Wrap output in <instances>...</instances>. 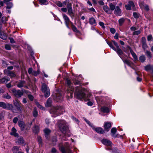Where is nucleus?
Instances as JSON below:
<instances>
[{"instance_id":"c03bdc74","label":"nucleus","mask_w":153,"mask_h":153,"mask_svg":"<svg viewBox=\"0 0 153 153\" xmlns=\"http://www.w3.org/2000/svg\"><path fill=\"white\" fill-rule=\"evenodd\" d=\"M145 60L146 57L144 55L141 56L139 57V60L141 62H143Z\"/></svg>"},{"instance_id":"f03ea898","label":"nucleus","mask_w":153,"mask_h":153,"mask_svg":"<svg viewBox=\"0 0 153 153\" xmlns=\"http://www.w3.org/2000/svg\"><path fill=\"white\" fill-rule=\"evenodd\" d=\"M62 107L57 106L53 107L50 111V113L52 114V117H56L61 114H62L64 111Z\"/></svg>"},{"instance_id":"9b49d317","label":"nucleus","mask_w":153,"mask_h":153,"mask_svg":"<svg viewBox=\"0 0 153 153\" xmlns=\"http://www.w3.org/2000/svg\"><path fill=\"white\" fill-rule=\"evenodd\" d=\"M134 3L132 1H129L128 4L125 5V7L126 9L128 10H131V8H134Z\"/></svg>"},{"instance_id":"f3484780","label":"nucleus","mask_w":153,"mask_h":153,"mask_svg":"<svg viewBox=\"0 0 153 153\" xmlns=\"http://www.w3.org/2000/svg\"><path fill=\"white\" fill-rule=\"evenodd\" d=\"M8 105L7 109L11 110L12 112L14 113L17 112L16 109L12 104H9Z\"/></svg>"},{"instance_id":"7ed1b4c3","label":"nucleus","mask_w":153,"mask_h":153,"mask_svg":"<svg viewBox=\"0 0 153 153\" xmlns=\"http://www.w3.org/2000/svg\"><path fill=\"white\" fill-rule=\"evenodd\" d=\"M59 149L62 153H71V151L69 147V144L68 143H65L64 145L60 146Z\"/></svg>"},{"instance_id":"a18cd8bd","label":"nucleus","mask_w":153,"mask_h":153,"mask_svg":"<svg viewBox=\"0 0 153 153\" xmlns=\"http://www.w3.org/2000/svg\"><path fill=\"white\" fill-rule=\"evenodd\" d=\"M33 114V116L35 117H36L38 116V113L37 111L35 108L34 109Z\"/></svg>"},{"instance_id":"c9c22d12","label":"nucleus","mask_w":153,"mask_h":153,"mask_svg":"<svg viewBox=\"0 0 153 153\" xmlns=\"http://www.w3.org/2000/svg\"><path fill=\"white\" fill-rule=\"evenodd\" d=\"M37 140L40 145L42 146L43 145V143L41 137L39 136H38L37 137Z\"/></svg>"},{"instance_id":"680f3d73","label":"nucleus","mask_w":153,"mask_h":153,"mask_svg":"<svg viewBox=\"0 0 153 153\" xmlns=\"http://www.w3.org/2000/svg\"><path fill=\"white\" fill-rule=\"evenodd\" d=\"M33 69L32 68H30L28 70V73L30 74H31L32 75L33 72Z\"/></svg>"},{"instance_id":"aec40b11","label":"nucleus","mask_w":153,"mask_h":153,"mask_svg":"<svg viewBox=\"0 0 153 153\" xmlns=\"http://www.w3.org/2000/svg\"><path fill=\"white\" fill-rule=\"evenodd\" d=\"M16 129L14 127H13L11 130V131L10 132V134L13 136L15 137H17L19 136V134L16 133Z\"/></svg>"},{"instance_id":"bb28decb","label":"nucleus","mask_w":153,"mask_h":153,"mask_svg":"<svg viewBox=\"0 0 153 153\" xmlns=\"http://www.w3.org/2000/svg\"><path fill=\"white\" fill-rule=\"evenodd\" d=\"M7 21V19L5 16H3L1 17V22H0V29L1 28L2 23L5 24L6 22Z\"/></svg>"},{"instance_id":"de8ad7c7","label":"nucleus","mask_w":153,"mask_h":153,"mask_svg":"<svg viewBox=\"0 0 153 153\" xmlns=\"http://www.w3.org/2000/svg\"><path fill=\"white\" fill-rule=\"evenodd\" d=\"M40 73V71L39 69L37 71H33L32 75L34 76H37Z\"/></svg>"},{"instance_id":"423d86ee","label":"nucleus","mask_w":153,"mask_h":153,"mask_svg":"<svg viewBox=\"0 0 153 153\" xmlns=\"http://www.w3.org/2000/svg\"><path fill=\"white\" fill-rule=\"evenodd\" d=\"M60 130L63 133H65L67 128L65 125V122L63 120H58L57 122Z\"/></svg>"},{"instance_id":"2eb2a0df","label":"nucleus","mask_w":153,"mask_h":153,"mask_svg":"<svg viewBox=\"0 0 153 153\" xmlns=\"http://www.w3.org/2000/svg\"><path fill=\"white\" fill-rule=\"evenodd\" d=\"M102 142L103 144L108 146H111L112 144V143L110 140L105 139L102 140Z\"/></svg>"},{"instance_id":"f257e3e1","label":"nucleus","mask_w":153,"mask_h":153,"mask_svg":"<svg viewBox=\"0 0 153 153\" xmlns=\"http://www.w3.org/2000/svg\"><path fill=\"white\" fill-rule=\"evenodd\" d=\"M85 89L84 88H77L75 92V95L77 99L80 100L83 99L85 101L90 100V98L91 96V94L89 93L88 94L87 97H86L84 91Z\"/></svg>"},{"instance_id":"37998d69","label":"nucleus","mask_w":153,"mask_h":153,"mask_svg":"<svg viewBox=\"0 0 153 153\" xmlns=\"http://www.w3.org/2000/svg\"><path fill=\"white\" fill-rule=\"evenodd\" d=\"M71 28L74 32L77 33H79L80 32L79 30H77L76 26L74 25H72V27Z\"/></svg>"},{"instance_id":"9d476101","label":"nucleus","mask_w":153,"mask_h":153,"mask_svg":"<svg viewBox=\"0 0 153 153\" xmlns=\"http://www.w3.org/2000/svg\"><path fill=\"white\" fill-rule=\"evenodd\" d=\"M63 98V96L59 93L56 94L53 97L54 100L57 102H58L59 101L62 100Z\"/></svg>"},{"instance_id":"72a5a7b5","label":"nucleus","mask_w":153,"mask_h":153,"mask_svg":"<svg viewBox=\"0 0 153 153\" xmlns=\"http://www.w3.org/2000/svg\"><path fill=\"white\" fill-rule=\"evenodd\" d=\"M52 104V100L50 98H49L46 102V103L45 104V106L47 107H49Z\"/></svg>"},{"instance_id":"f704fd0d","label":"nucleus","mask_w":153,"mask_h":153,"mask_svg":"<svg viewBox=\"0 0 153 153\" xmlns=\"http://www.w3.org/2000/svg\"><path fill=\"white\" fill-rule=\"evenodd\" d=\"M33 130L35 134H37L39 132V127L38 126H35L33 128Z\"/></svg>"},{"instance_id":"338daca9","label":"nucleus","mask_w":153,"mask_h":153,"mask_svg":"<svg viewBox=\"0 0 153 153\" xmlns=\"http://www.w3.org/2000/svg\"><path fill=\"white\" fill-rule=\"evenodd\" d=\"M110 31L111 33L112 34H114L116 32L115 29L113 28H111L110 29Z\"/></svg>"},{"instance_id":"69168bd1","label":"nucleus","mask_w":153,"mask_h":153,"mask_svg":"<svg viewBox=\"0 0 153 153\" xmlns=\"http://www.w3.org/2000/svg\"><path fill=\"white\" fill-rule=\"evenodd\" d=\"M99 25L102 27L103 29H105V27L104 26V23L102 22H100L99 23Z\"/></svg>"},{"instance_id":"412c9836","label":"nucleus","mask_w":153,"mask_h":153,"mask_svg":"<svg viewBox=\"0 0 153 153\" xmlns=\"http://www.w3.org/2000/svg\"><path fill=\"white\" fill-rule=\"evenodd\" d=\"M111 123L110 122H106L104 124V127L105 129L108 131L109 129L111 128Z\"/></svg>"},{"instance_id":"3c124183","label":"nucleus","mask_w":153,"mask_h":153,"mask_svg":"<svg viewBox=\"0 0 153 153\" xmlns=\"http://www.w3.org/2000/svg\"><path fill=\"white\" fill-rule=\"evenodd\" d=\"M36 106L39 108L42 109V110H43V109H45V108L42 107L41 105H40L39 103V102H36Z\"/></svg>"},{"instance_id":"ddd939ff","label":"nucleus","mask_w":153,"mask_h":153,"mask_svg":"<svg viewBox=\"0 0 153 153\" xmlns=\"http://www.w3.org/2000/svg\"><path fill=\"white\" fill-rule=\"evenodd\" d=\"M92 129L95 130L97 133L103 134L105 132L102 128L100 127L95 128L94 126Z\"/></svg>"},{"instance_id":"0e129e2a","label":"nucleus","mask_w":153,"mask_h":153,"mask_svg":"<svg viewBox=\"0 0 153 153\" xmlns=\"http://www.w3.org/2000/svg\"><path fill=\"white\" fill-rule=\"evenodd\" d=\"M147 40L148 41H152V40L153 38L152 35H149L147 36Z\"/></svg>"},{"instance_id":"13d9d810","label":"nucleus","mask_w":153,"mask_h":153,"mask_svg":"<svg viewBox=\"0 0 153 153\" xmlns=\"http://www.w3.org/2000/svg\"><path fill=\"white\" fill-rule=\"evenodd\" d=\"M145 70L147 71H149L151 69V66L150 65H148L145 67Z\"/></svg>"},{"instance_id":"8fccbe9b","label":"nucleus","mask_w":153,"mask_h":153,"mask_svg":"<svg viewBox=\"0 0 153 153\" xmlns=\"http://www.w3.org/2000/svg\"><path fill=\"white\" fill-rule=\"evenodd\" d=\"M84 120L89 126L91 127L92 128L94 126L86 118H84Z\"/></svg>"},{"instance_id":"4d7b16f0","label":"nucleus","mask_w":153,"mask_h":153,"mask_svg":"<svg viewBox=\"0 0 153 153\" xmlns=\"http://www.w3.org/2000/svg\"><path fill=\"white\" fill-rule=\"evenodd\" d=\"M28 97L30 101H32L33 100V99H34V97L33 96V95H32L30 94H28Z\"/></svg>"},{"instance_id":"6ab92c4d","label":"nucleus","mask_w":153,"mask_h":153,"mask_svg":"<svg viewBox=\"0 0 153 153\" xmlns=\"http://www.w3.org/2000/svg\"><path fill=\"white\" fill-rule=\"evenodd\" d=\"M4 72L5 73L7 74L11 78H13L16 76V75L14 73L8 70H5L4 71Z\"/></svg>"},{"instance_id":"864d4df0","label":"nucleus","mask_w":153,"mask_h":153,"mask_svg":"<svg viewBox=\"0 0 153 153\" xmlns=\"http://www.w3.org/2000/svg\"><path fill=\"white\" fill-rule=\"evenodd\" d=\"M142 42L143 45H144L145 46L146 45V39L144 37H143L142 38Z\"/></svg>"},{"instance_id":"4468645a","label":"nucleus","mask_w":153,"mask_h":153,"mask_svg":"<svg viewBox=\"0 0 153 153\" xmlns=\"http://www.w3.org/2000/svg\"><path fill=\"white\" fill-rule=\"evenodd\" d=\"M13 153H24L23 152L20 151L19 147L17 146H14L12 149Z\"/></svg>"},{"instance_id":"b1692460","label":"nucleus","mask_w":153,"mask_h":153,"mask_svg":"<svg viewBox=\"0 0 153 153\" xmlns=\"http://www.w3.org/2000/svg\"><path fill=\"white\" fill-rule=\"evenodd\" d=\"M10 80V78L8 77H4L1 79H0V82L1 84L7 83Z\"/></svg>"},{"instance_id":"39448f33","label":"nucleus","mask_w":153,"mask_h":153,"mask_svg":"<svg viewBox=\"0 0 153 153\" xmlns=\"http://www.w3.org/2000/svg\"><path fill=\"white\" fill-rule=\"evenodd\" d=\"M32 122H31L30 123H28V124H25V123L22 121H19L18 122V125L20 127L22 131H24L25 130L26 126H28V128H26V129H29V128L32 124Z\"/></svg>"},{"instance_id":"a19ab883","label":"nucleus","mask_w":153,"mask_h":153,"mask_svg":"<svg viewBox=\"0 0 153 153\" xmlns=\"http://www.w3.org/2000/svg\"><path fill=\"white\" fill-rule=\"evenodd\" d=\"M130 53L134 60L136 61L137 60V57L136 54L132 50L130 51Z\"/></svg>"},{"instance_id":"09e8293b","label":"nucleus","mask_w":153,"mask_h":153,"mask_svg":"<svg viewBox=\"0 0 153 153\" xmlns=\"http://www.w3.org/2000/svg\"><path fill=\"white\" fill-rule=\"evenodd\" d=\"M3 97L7 99H10L11 98L10 96L9 95L8 93H6L3 94Z\"/></svg>"},{"instance_id":"4be33fe9","label":"nucleus","mask_w":153,"mask_h":153,"mask_svg":"<svg viewBox=\"0 0 153 153\" xmlns=\"http://www.w3.org/2000/svg\"><path fill=\"white\" fill-rule=\"evenodd\" d=\"M24 142L23 138L21 137H19L18 138L16 143L20 145L23 143Z\"/></svg>"},{"instance_id":"6e6552de","label":"nucleus","mask_w":153,"mask_h":153,"mask_svg":"<svg viewBox=\"0 0 153 153\" xmlns=\"http://www.w3.org/2000/svg\"><path fill=\"white\" fill-rule=\"evenodd\" d=\"M12 91L14 95L17 97H21L23 95V93L20 90H17L16 89H13Z\"/></svg>"},{"instance_id":"2f4dec72","label":"nucleus","mask_w":153,"mask_h":153,"mask_svg":"<svg viewBox=\"0 0 153 153\" xmlns=\"http://www.w3.org/2000/svg\"><path fill=\"white\" fill-rule=\"evenodd\" d=\"M117 131V129L115 128H113L111 130V135L112 137H117L115 135V133Z\"/></svg>"},{"instance_id":"603ef678","label":"nucleus","mask_w":153,"mask_h":153,"mask_svg":"<svg viewBox=\"0 0 153 153\" xmlns=\"http://www.w3.org/2000/svg\"><path fill=\"white\" fill-rule=\"evenodd\" d=\"M13 3L11 2L7 5L6 9H10L13 7Z\"/></svg>"},{"instance_id":"1a4fd4ad","label":"nucleus","mask_w":153,"mask_h":153,"mask_svg":"<svg viewBox=\"0 0 153 153\" xmlns=\"http://www.w3.org/2000/svg\"><path fill=\"white\" fill-rule=\"evenodd\" d=\"M139 5L140 8L142 10L144 9L146 11H148L149 10L148 5L145 4L143 2H140Z\"/></svg>"},{"instance_id":"a211bd4d","label":"nucleus","mask_w":153,"mask_h":153,"mask_svg":"<svg viewBox=\"0 0 153 153\" xmlns=\"http://www.w3.org/2000/svg\"><path fill=\"white\" fill-rule=\"evenodd\" d=\"M114 13L118 16H121V10L118 6H117L116 7L114 11Z\"/></svg>"},{"instance_id":"58836bf2","label":"nucleus","mask_w":153,"mask_h":153,"mask_svg":"<svg viewBox=\"0 0 153 153\" xmlns=\"http://www.w3.org/2000/svg\"><path fill=\"white\" fill-rule=\"evenodd\" d=\"M39 1L41 5H46L48 3V1L46 0H39Z\"/></svg>"},{"instance_id":"e2e57ef3","label":"nucleus","mask_w":153,"mask_h":153,"mask_svg":"<svg viewBox=\"0 0 153 153\" xmlns=\"http://www.w3.org/2000/svg\"><path fill=\"white\" fill-rule=\"evenodd\" d=\"M133 15L134 17L135 18H137L139 17V14L136 12H134L133 13Z\"/></svg>"},{"instance_id":"5fc2aeb1","label":"nucleus","mask_w":153,"mask_h":153,"mask_svg":"<svg viewBox=\"0 0 153 153\" xmlns=\"http://www.w3.org/2000/svg\"><path fill=\"white\" fill-rule=\"evenodd\" d=\"M56 4L59 7H62L63 6V4L61 2L59 1H58L56 2Z\"/></svg>"},{"instance_id":"dca6fc26","label":"nucleus","mask_w":153,"mask_h":153,"mask_svg":"<svg viewBox=\"0 0 153 153\" xmlns=\"http://www.w3.org/2000/svg\"><path fill=\"white\" fill-rule=\"evenodd\" d=\"M17 85L18 87L19 88L23 87L26 88H27V86L26 85V83L25 81H20L17 84Z\"/></svg>"},{"instance_id":"0eeeda50","label":"nucleus","mask_w":153,"mask_h":153,"mask_svg":"<svg viewBox=\"0 0 153 153\" xmlns=\"http://www.w3.org/2000/svg\"><path fill=\"white\" fill-rule=\"evenodd\" d=\"M68 10V14L70 16L71 18L73 19L74 16V13L73 12L71 3H68L67 6Z\"/></svg>"},{"instance_id":"bf43d9fd","label":"nucleus","mask_w":153,"mask_h":153,"mask_svg":"<svg viewBox=\"0 0 153 153\" xmlns=\"http://www.w3.org/2000/svg\"><path fill=\"white\" fill-rule=\"evenodd\" d=\"M5 48L6 50H10L11 49V48L10 45H9L6 44L5 45Z\"/></svg>"},{"instance_id":"4c0bfd02","label":"nucleus","mask_w":153,"mask_h":153,"mask_svg":"<svg viewBox=\"0 0 153 153\" xmlns=\"http://www.w3.org/2000/svg\"><path fill=\"white\" fill-rule=\"evenodd\" d=\"M0 37L2 39L5 40L7 39V36L4 32L0 31Z\"/></svg>"},{"instance_id":"79ce46f5","label":"nucleus","mask_w":153,"mask_h":153,"mask_svg":"<svg viewBox=\"0 0 153 153\" xmlns=\"http://www.w3.org/2000/svg\"><path fill=\"white\" fill-rule=\"evenodd\" d=\"M107 43L108 45L113 50L115 51H116V48L115 47L113 46L112 45V42H109L108 41L106 42Z\"/></svg>"},{"instance_id":"473e14b6","label":"nucleus","mask_w":153,"mask_h":153,"mask_svg":"<svg viewBox=\"0 0 153 153\" xmlns=\"http://www.w3.org/2000/svg\"><path fill=\"white\" fill-rule=\"evenodd\" d=\"M116 48V51L117 54L121 57V56L123 54V52L119 47Z\"/></svg>"},{"instance_id":"052dcab7","label":"nucleus","mask_w":153,"mask_h":153,"mask_svg":"<svg viewBox=\"0 0 153 153\" xmlns=\"http://www.w3.org/2000/svg\"><path fill=\"white\" fill-rule=\"evenodd\" d=\"M66 82L67 84L68 87L71 86V80L68 79H67L66 80Z\"/></svg>"},{"instance_id":"f8f14e48","label":"nucleus","mask_w":153,"mask_h":153,"mask_svg":"<svg viewBox=\"0 0 153 153\" xmlns=\"http://www.w3.org/2000/svg\"><path fill=\"white\" fill-rule=\"evenodd\" d=\"M74 91V88L72 87L71 86H69V88H68V92H69L68 93V96L71 97H73V94Z\"/></svg>"},{"instance_id":"c85d7f7f","label":"nucleus","mask_w":153,"mask_h":153,"mask_svg":"<svg viewBox=\"0 0 153 153\" xmlns=\"http://www.w3.org/2000/svg\"><path fill=\"white\" fill-rule=\"evenodd\" d=\"M89 23L91 25L94 26L96 25L95 19L93 17L90 18L89 20Z\"/></svg>"},{"instance_id":"6e6d98bb","label":"nucleus","mask_w":153,"mask_h":153,"mask_svg":"<svg viewBox=\"0 0 153 153\" xmlns=\"http://www.w3.org/2000/svg\"><path fill=\"white\" fill-rule=\"evenodd\" d=\"M123 60V62L125 63L127 65H130L131 64V62L129 60H127V59H126L125 60Z\"/></svg>"},{"instance_id":"774afa93","label":"nucleus","mask_w":153,"mask_h":153,"mask_svg":"<svg viewBox=\"0 0 153 153\" xmlns=\"http://www.w3.org/2000/svg\"><path fill=\"white\" fill-rule=\"evenodd\" d=\"M69 1L66 0L64 1L62 4H63V6H65V5H66V4L69 3L68 2Z\"/></svg>"},{"instance_id":"5701e85b","label":"nucleus","mask_w":153,"mask_h":153,"mask_svg":"<svg viewBox=\"0 0 153 153\" xmlns=\"http://www.w3.org/2000/svg\"><path fill=\"white\" fill-rule=\"evenodd\" d=\"M44 132L45 133V137L47 138L48 139V135L51 132V130L48 128H46L44 129Z\"/></svg>"},{"instance_id":"a878e982","label":"nucleus","mask_w":153,"mask_h":153,"mask_svg":"<svg viewBox=\"0 0 153 153\" xmlns=\"http://www.w3.org/2000/svg\"><path fill=\"white\" fill-rule=\"evenodd\" d=\"M9 103H5L3 102H0V107L4 108L7 109L8 106V105H9Z\"/></svg>"},{"instance_id":"49530a36","label":"nucleus","mask_w":153,"mask_h":153,"mask_svg":"<svg viewBox=\"0 0 153 153\" xmlns=\"http://www.w3.org/2000/svg\"><path fill=\"white\" fill-rule=\"evenodd\" d=\"M146 54L147 56V57L149 59H151L152 58V56L151 52L148 51H146Z\"/></svg>"},{"instance_id":"cd10ccee","label":"nucleus","mask_w":153,"mask_h":153,"mask_svg":"<svg viewBox=\"0 0 153 153\" xmlns=\"http://www.w3.org/2000/svg\"><path fill=\"white\" fill-rule=\"evenodd\" d=\"M103 10L105 12L108 14H111V12L110 11V9L108 7L107 5H104L103 7Z\"/></svg>"},{"instance_id":"20e7f679","label":"nucleus","mask_w":153,"mask_h":153,"mask_svg":"<svg viewBox=\"0 0 153 153\" xmlns=\"http://www.w3.org/2000/svg\"><path fill=\"white\" fill-rule=\"evenodd\" d=\"M41 90L44 93L45 97H48L50 95L49 89L45 83L42 84L41 87Z\"/></svg>"},{"instance_id":"ea45409f","label":"nucleus","mask_w":153,"mask_h":153,"mask_svg":"<svg viewBox=\"0 0 153 153\" xmlns=\"http://www.w3.org/2000/svg\"><path fill=\"white\" fill-rule=\"evenodd\" d=\"M125 21V19L124 18H122L118 20L119 25L120 26H122Z\"/></svg>"},{"instance_id":"393cba45","label":"nucleus","mask_w":153,"mask_h":153,"mask_svg":"<svg viewBox=\"0 0 153 153\" xmlns=\"http://www.w3.org/2000/svg\"><path fill=\"white\" fill-rule=\"evenodd\" d=\"M17 102H14V105L16 107L17 110L19 112H21L22 108L19 104L18 101H16Z\"/></svg>"},{"instance_id":"c756f323","label":"nucleus","mask_w":153,"mask_h":153,"mask_svg":"<svg viewBox=\"0 0 153 153\" xmlns=\"http://www.w3.org/2000/svg\"><path fill=\"white\" fill-rule=\"evenodd\" d=\"M62 16L65 20V23H70L71 21L68 17L66 14H63Z\"/></svg>"},{"instance_id":"7c9ffc66","label":"nucleus","mask_w":153,"mask_h":153,"mask_svg":"<svg viewBox=\"0 0 153 153\" xmlns=\"http://www.w3.org/2000/svg\"><path fill=\"white\" fill-rule=\"evenodd\" d=\"M109 6L110 11L111 10L112 11L115 10L116 8V5L114 3H109Z\"/></svg>"},{"instance_id":"e433bc0d","label":"nucleus","mask_w":153,"mask_h":153,"mask_svg":"<svg viewBox=\"0 0 153 153\" xmlns=\"http://www.w3.org/2000/svg\"><path fill=\"white\" fill-rule=\"evenodd\" d=\"M101 110L104 113H108L109 111V109L108 107L105 106H103L101 108Z\"/></svg>"}]
</instances>
